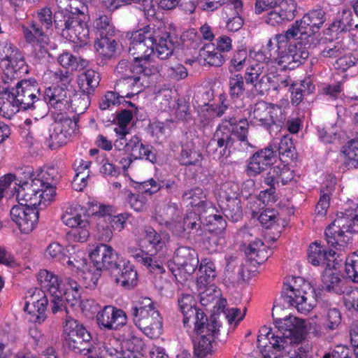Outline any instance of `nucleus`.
Masks as SVG:
<instances>
[{
	"mask_svg": "<svg viewBox=\"0 0 358 358\" xmlns=\"http://www.w3.org/2000/svg\"><path fill=\"white\" fill-rule=\"evenodd\" d=\"M155 254L144 252L142 250H136L132 254L135 259L144 266L151 273L157 274L163 273L164 272V266L156 257H153Z\"/></svg>",
	"mask_w": 358,
	"mask_h": 358,
	"instance_id": "obj_37",
	"label": "nucleus"
},
{
	"mask_svg": "<svg viewBox=\"0 0 358 358\" xmlns=\"http://www.w3.org/2000/svg\"><path fill=\"white\" fill-rule=\"evenodd\" d=\"M183 222L189 234H203V224L198 213L193 211L187 213Z\"/></svg>",
	"mask_w": 358,
	"mask_h": 358,
	"instance_id": "obj_58",
	"label": "nucleus"
},
{
	"mask_svg": "<svg viewBox=\"0 0 358 358\" xmlns=\"http://www.w3.org/2000/svg\"><path fill=\"white\" fill-rule=\"evenodd\" d=\"M145 240L148 242L149 245L154 249L155 253L161 251L166 247L168 238L165 234H160L157 233L152 227H148L145 229Z\"/></svg>",
	"mask_w": 358,
	"mask_h": 358,
	"instance_id": "obj_53",
	"label": "nucleus"
},
{
	"mask_svg": "<svg viewBox=\"0 0 358 358\" xmlns=\"http://www.w3.org/2000/svg\"><path fill=\"white\" fill-rule=\"evenodd\" d=\"M202 161V155L192 142L182 146L180 162L182 165H199Z\"/></svg>",
	"mask_w": 358,
	"mask_h": 358,
	"instance_id": "obj_42",
	"label": "nucleus"
},
{
	"mask_svg": "<svg viewBox=\"0 0 358 358\" xmlns=\"http://www.w3.org/2000/svg\"><path fill=\"white\" fill-rule=\"evenodd\" d=\"M344 282L341 275L332 269L325 268L322 275V289L336 294H344Z\"/></svg>",
	"mask_w": 358,
	"mask_h": 358,
	"instance_id": "obj_28",
	"label": "nucleus"
},
{
	"mask_svg": "<svg viewBox=\"0 0 358 358\" xmlns=\"http://www.w3.org/2000/svg\"><path fill=\"white\" fill-rule=\"evenodd\" d=\"M117 284L130 289L137 285V272L129 260L124 259L110 273Z\"/></svg>",
	"mask_w": 358,
	"mask_h": 358,
	"instance_id": "obj_22",
	"label": "nucleus"
},
{
	"mask_svg": "<svg viewBox=\"0 0 358 358\" xmlns=\"http://www.w3.org/2000/svg\"><path fill=\"white\" fill-rule=\"evenodd\" d=\"M62 220L66 226L73 228L71 234L75 241L83 243L87 240L90 224L83 208L77 204L67 208Z\"/></svg>",
	"mask_w": 358,
	"mask_h": 358,
	"instance_id": "obj_8",
	"label": "nucleus"
},
{
	"mask_svg": "<svg viewBox=\"0 0 358 358\" xmlns=\"http://www.w3.org/2000/svg\"><path fill=\"white\" fill-rule=\"evenodd\" d=\"M147 66L145 64L140 63L139 61L134 59L133 63L129 62L126 59H122L117 64L115 71L123 79L125 77L136 73H143L146 71Z\"/></svg>",
	"mask_w": 358,
	"mask_h": 358,
	"instance_id": "obj_48",
	"label": "nucleus"
},
{
	"mask_svg": "<svg viewBox=\"0 0 358 358\" xmlns=\"http://www.w3.org/2000/svg\"><path fill=\"white\" fill-rule=\"evenodd\" d=\"M93 27L96 31V36H113L115 28L111 18L105 14H100L94 20Z\"/></svg>",
	"mask_w": 358,
	"mask_h": 358,
	"instance_id": "obj_52",
	"label": "nucleus"
},
{
	"mask_svg": "<svg viewBox=\"0 0 358 358\" xmlns=\"http://www.w3.org/2000/svg\"><path fill=\"white\" fill-rule=\"evenodd\" d=\"M308 262L314 266H321L325 268L334 266V256L336 252L333 250L327 251L317 243L309 246Z\"/></svg>",
	"mask_w": 358,
	"mask_h": 358,
	"instance_id": "obj_24",
	"label": "nucleus"
},
{
	"mask_svg": "<svg viewBox=\"0 0 358 358\" xmlns=\"http://www.w3.org/2000/svg\"><path fill=\"white\" fill-rule=\"evenodd\" d=\"M45 256L48 259L62 263H64L67 257L66 249L57 242H52L48 245L45 250Z\"/></svg>",
	"mask_w": 358,
	"mask_h": 358,
	"instance_id": "obj_61",
	"label": "nucleus"
},
{
	"mask_svg": "<svg viewBox=\"0 0 358 358\" xmlns=\"http://www.w3.org/2000/svg\"><path fill=\"white\" fill-rule=\"evenodd\" d=\"M309 38H311L306 34V30L303 24H300V20L296 21L292 27L286 31L285 34H277L275 36V39L278 43H282L285 40L301 39L307 40V43H308Z\"/></svg>",
	"mask_w": 358,
	"mask_h": 358,
	"instance_id": "obj_43",
	"label": "nucleus"
},
{
	"mask_svg": "<svg viewBox=\"0 0 358 358\" xmlns=\"http://www.w3.org/2000/svg\"><path fill=\"white\" fill-rule=\"evenodd\" d=\"M162 188H164L168 193L174 194L178 191V185L172 179L156 180L150 178L141 182L138 185L139 191L150 195L157 193Z\"/></svg>",
	"mask_w": 358,
	"mask_h": 358,
	"instance_id": "obj_29",
	"label": "nucleus"
},
{
	"mask_svg": "<svg viewBox=\"0 0 358 358\" xmlns=\"http://www.w3.org/2000/svg\"><path fill=\"white\" fill-rule=\"evenodd\" d=\"M10 215L12 220L18 226L22 233L29 234L36 227L38 220V210L25 208L22 205L13 206Z\"/></svg>",
	"mask_w": 358,
	"mask_h": 358,
	"instance_id": "obj_18",
	"label": "nucleus"
},
{
	"mask_svg": "<svg viewBox=\"0 0 358 358\" xmlns=\"http://www.w3.org/2000/svg\"><path fill=\"white\" fill-rule=\"evenodd\" d=\"M178 302L184 317V324L187 325L192 320L194 324V330L201 332L203 324L208 322V318L203 311L196 308L193 296L189 294H182L178 297Z\"/></svg>",
	"mask_w": 358,
	"mask_h": 358,
	"instance_id": "obj_13",
	"label": "nucleus"
},
{
	"mask_svg": "<svg viewBox=\"0 0 358 358\" xmlns=\"http://www.w3.org/2000/svg\"><path fill=\"white\" fill-rule=\"evenodd\" d=\"M345 271L348 278L358 282V250L347 257Z\"/></svg>",
	"mask_w": 358,
	"mask_h": 358,
	"instance_id": "obj_62",
	"label": "nucleus"
},
{
	"mask_svg": "<svg viewBox=\"0 0 358 358\" xmlns=\"http://www.w3.org/2000/svg\"><path fill=\"white\" fill-rule=\"evenodd\" d=\"M306 289H311L310 285L298 278L294 285L284 284L282 292L285 301L303 314L308 313L315 306V301L308 297Z\"/></svg>",
	"mask_w": 358,
	"mask_h": 358,
	"instance_id": "obj_7",
	"label": "nucleus"
},
{
	"mask_svg": "<svg viewBox=\"0 0 358 358\" xmlns=\"http://www.w3.org/2000/svg\"><path fill=\"white\" fill-rule=\"evenodd\" d=\"M41 286L50 293V295L63 292L61 280L59 277L47 270H41L38 274Z\"/></svg>",
	"mask_w": 358,
	"mask_h": 358,
	"instance_id": "obj_39",
	"label": "nucleus"
},
{
	"mask_svg": "<svg viewBox=\"0 0 358 358\" xmlns=\"http://www.w3.org/2000/svg\"><path fill=\"white\" fill-rule=\"evenodd\" d=\"M325 21L326 13L322 8H317L304 15L300 20V24H303L309 37L313 38Z\"/></svg>",
	"mask_w": 358,
	"mask_h": 358,
	"instance_id": "obj_26",
	"label": "nucleus"
},
{
	"mask_svg": "<svg viewBox=\"0 0 358 358\" xmlns=\"http://www.w3.org/2000/svg\"><path fill=\"white\" fill-rule=\"evenodd\" d=\"M133 117V113L127 109L122 110L117 115V122L118 127L115 128V131L118 135H127L129 131L127 128Z\"/></svg>",
	"mask_w": 358,
	"mask_h": 358,
	"instance_id": "obj_63",
	"label": "nucleus"
},
{
	"mask_svg": "<svg viewBox=\"0 0 358 358\" xmlns=\"http://www.w3.org/2000/svg\"><path fill=\"white\" fill-rule=\"evenodd\" d=\"M280 308H274L272 317L275 327L282 335L272 334L271 345L276 352L289 354L292 345L297 343L302 338L305 331V320L291 314L280 317Z\"/></svg>",
	"mask_w": 358,
	"mask_h": 358,
	"instance_id": "obj_3",
	"label": "nucleus"
},
{
	"mask_svg": "<svg viewBox=\"0 0 358 358\" xmlns=\"http://www.w3.org/2000/svg\"><path fill=\"white\" fill-rule=\"evenodd\" d=\"M173 262L179 270L190 275L196 271L199 261L197 253L194 249L182 246L176 250Z\"/></svg>",
	"mask_w": 358,
	"mask_h": 358,
	"instance_id": "obj_21",
	"label": "nucleus"
},
{
	"mask_svg": "<svg viewBox=\"0 0 358 358\" xmlns=\"http://www.w3.org/2000/svg\"><path fill=\"white\" fill-rule=\"evenodd\" d=\"M68 94L67 87L64 86H52L48 87L45 91L43 105L46 106V103L50 104L58 112V115H62L59 118V121L62 120L63 113H65L69 108L70 100Z\"/></svg>",
	"mask_w": 358,
	"mask_h": 358,
	"instance_id": "obj_19",
	"label": "nucleus"
},
{
	"mask_svg": "<svg viewBox=\"0 0 358 358\" xmlns=\"http://www.w3.org/2000/svg\"><path fill=\"white\" fill-rule=\"evenodd\" d=\"M276 148L268 145L264 149L256 152L248 160L246 173L249 176H256L273 164L276 157Z\"/></svg>",
	"mask_w": 358,
	"mask_h": 358,
	"instance_id": "obj_17",
	"label": "nucleus"
},
{
	"mask_svg": "<svg viewBox=\"0 0 358 358\" xmlns=\"http://www.w3.org/2000/svg\"><path fill=\"white\" fill-rule=\"evenodd\" d=\"M263 64H255L246 69L244 73L245 83L251 85L257 94L263 96L270 90L276 87L274 82V73H266Z\"/></svg>",
	"mask_w": 358,
	"mask_h": 358,
	"instance_id": "obj_10",
	"label": "nucleus"
},
{
	"mask_svg": "<svg viewBox=\"0 0 358 358\" xmlns=\"http://www.w3.org/2000/svg\"><path fill=\"white\" fill-rule=\"evenodd\" d=\"M90 257L96 270L105 269L110 273L124 259L111 246L104 243L96 245L90 252Z\"/></svg>",
	"mask_w": 358,
	"mask_h": 358,
	"instance_id": "obj_12",
	"label": "nucleus"
},
{
	"mask_svg": "<svg viewBox=\"0 0 358 358\" xmlns=\"http://www.w3.org/2000/svg\"><path fill=\"white\" fill-rule=\"evenodd\" d=\"M212 48L210 44L205 45L200 50L199 56L210 66H221L225 61V57L216 49L210 50Z\"/></svg>",
	"mask_w": 358,
	"mask_h": 358,
	"instance_id": "obj_54",
	"label": "nucleus"
},
{
	"mask_svg": "<svg viewBox=\"0 0 358 358\" xmlns=\"http://www.w3.org/2000/svg\"><path fill=\"white\" fill-rule=\"evenodd\" d=\"M24 177H20L19 188L17 189L16 198L19 203L24 202L25 199H29V197H33L36 194H39V187L43 185L41 180H37V178H32V170L30 167H27L25 171L23 172Z\"/></svg>",
	"mask_w": 358,
	"mask_h": 358,
	"instance_id": "obj_23",
	"label": "nucleus"
},
{
	"mask_svg": "<svg viewBox=\"0 0 358 358\" xmlns=\"http://www.w3.org/2000/svg\"><path fill=\"white\" fill-rule=\"evenodd\" d=\"M217 195L218 204L229 202L231 200H241L239 186L231 181L223 183L218 189Z\"/></svg>",
	"mask_w": 358,
	"mask_h": 358,
	"instance_id": "obj_45",
	"label": "nucleus"
},
{
	"mask_svg": "<svg viewBox=\"0 0 358 358\" xmlns=\"http://www.w3.org/2000/svg\"><path fill=\"white\" fill-rule=\"evenodd\" d=\"M184 201L189 202L192 206L206 208V211H215L211 202L205 200L206 194L200 187H195L185 191L182 194Z\"/></svg>",
	"mask_w": 358,
	"mask_h": 358,
	"instance_id": "obj_33",
	"label": "nucleus"
},
{
	"mask_svg": "<svg viewBox=\"0 0 358 358\" xmlns=\"http://www.w3.org/2000/svg\"><path fill=\"white\" fill-rule=\"evenodd\" d=\"M58 62L62 67L71 71L83 69L89 64L88 60L76 57L69 52L61 54L58 57Z\"/></svg>",
	"mask_w": 358,
	"mask_h": 358,
	"instance_id": "obj_49",
	"label": "nucleus"
},
{
	"mask_svg": "<svg viewBox=\"0 0 358 358\" xmlns=\"http://www.w3.org/2000/svg\"><path fill=\"white\" fill-rule=\"evenodd\" d=\"M54 27L57 33L70 41H78L87 43L90 30L80 16L70 11L67 8H59L54 13Z\"/></svg>",
	"mask_w": 358,
	"mask_h": 358,
	"instance_id": "obj_5",
	"label": "nucleus"
},
{
	"mask_svg": "<svg viewBox=\"0 0 358 358\" xmlns=\"http://www.w3.org/2000/svg\"><path fill=\"white\" fill-rule=\"evenodd\" d=\"M68 141V134L64 129L62 122H56L49 131V137L45 140V145L51 150H56L63 145L66 144Z\"/></svg>",
	"mask_w": 358,
	"mask_h": 358,
	"instance_id": "obj_36",
	"label": "nucleus"
},
{
	"mask_svg": "<svg viewBox=\"0 0 358 358\" xmlns=\"http://www.w3.org/2000/svg\"><path fill=\"white\" fill-rule=\"evenodd\" d=\"M124 352L118 342L112 338L97 343L91 354L96 358H122Z\"/></svg>",
	"mask_w": 358,
	"mask_h": 358,
	"instance_id": "obj_27",
	"label": "nucleus"
},
{
	"mask_svg": "<svg viewBox=\"0 0 358 358\" xmlns=\"http://www.w3.org/2000/svg\"><path fill=\"white\" fill-rule=\"evenodd\" d=\"M220 325L215 320L203 324L201 332L194 330L199 337L193 339L194 358H205L213 351V342L219 332Z\"/></svg>",
	"mask_w": 358,
	"mask_h": 358,
	"instance_id": "obj_11",
	"label": "nucleus"
},
{
	"mask_svg": "<svg viewBox=\"0 0 358 358\" xmlns=\"http://www.w3.org/2000/svg\"><path fill=\"white\" fill-rule=\"evenodd\" d=\"M66 286L65 290L63 289V293L66 296V300L70 304V306L73 307L78 302L80 286L76 280L71 278L66 280Z\"/></svg>",
	"mask_w": 358,
	"mask_h": 358,
	"instance_id": "obj_60",
	"label": "nucleus"
},
{
	"mask_svg": "<svg viewBox=\"0 0 358 358\" xmlns=\"http://www.w3.org/2000/svg\"><path fill=\"white\" fill-rule=\"evenodd\" d=\"M22 33L26 42L34 46L35 56L39 59L45 57L48 50L44 45L47 44L48 38L42 28L36 24H32L30 28L23 26Z\"/></svg>",
	"mask_w": 358,
	"mask_h": 358,
	"instance_id": "obj_20",
	"label": "nucleus"
},
{
	"mask_svg": "<svg viewBox=\"0 0 358 358\" xmlns=\"http://www.w3.org/2000/svg\"><path fill=\"white\" fill-rule=\"evenodd\" d=\"M17 103L22 110L35 108L36 105L44 104L39 99L40 88L36 80H22L12 88Z\"/></svg>",
	"mask_w": 358,
	"mask_h": 358,
	"instance_id": "obj_9",
	"label": "nucleus"
},
{
	"mask_svg": "<svg viewBox=\"0 0 358 358\" xmlns=\"http://www.w3.org/2000/svg\"><path fill=\"white\" fill-rule=\"evenodd\" d=\"M99 327L104 330H118L127 322L125 312L113 306H105L96 315Z\"/></svg>",
	"mask_w": 358,
	"mask_h": 358,
	"instance_id": "obj_16",
	"label": "nucleus"
},
{
	"mask_svg": "<svg viewBox=\"0 0 358 358\" xmlns=\"http://www.w3.org/2000/svg\"><path fill=\"white\" fill-rule=\"evenodd\" d=\"M358 232V201H350L343 212L336 215L325 229L324 235L330 246L341 250L350 241V235Z\"/></svg>",
	"mask_w": 358,
	"mask_h": 358,
	"instance_id": "obj_4",
	"label": "nucleus"
},
{
	"mask_svg": "<svg viewBox=\"0 0 358 358\" xmlns=\"http://www.w3.org/2000/svg\"><path fill=\"white\" fill-rule=\"evenodd\" d=\"M287 119V109L281 106L271 103L266 130L271 134L275 129L278 131L285 125Z\"/></svg>",
	"mask_w": 358,
	"mask_h": 358,
	"instance_id": "obj_34",
	"label": "nucleus"
},
{
	"mask_svg": "<svg viewBox=\"0 0 358 358\" xmlns=\"http://www.w3.org/2000/svg\"><path fill=\"white\" fill-rule=\"evenodd\" d=\"M244 76L240 73L231 76L229 78V94L231 99H241L245 90Z\"/></svg>",
	"mask_w": 358,
	"mask_h": 358,
	"instance_id": "obj_57",
	"label": "nucleus"
},
{
	"mask_svg": "<svg viewBox=\"0 0 358 358\" xmlns=\"http://www.w3.org/2000/svg\"><path fill=\"white\" fill-rule=\"evenodd\" d=\"M148 73L145 71L143 73H136L125 77L122 79L124 85H126L132 91L131 93H127L126 97H131L134 94H138L148 86Z\"/></svg>",
	"mask_w": 358,
	"mask_h": 358,
	"instance_id": "obj_38",
	"label": "nucleus"
},
{
	"mask_svg": "<svg viewBox=\"0 0 358 358\" xmlns=\"http://www.w3.org/2000/svg\"><path fill=\"white\" fill-rule=\"evenodd\" d=\"M130 315L136 326L153 323V321H162L159 312L148 297L143 298L133 306L130 309Z\"/></svg>",
	"mask_w": 358,
	"mask_h": 358,
	"instance_id": "obj_15",
	"label": "nucleus"
},
{
	"mask_svg": "<svg viewBox=\"0 0 358 358\" xmlns=\"http://www.w3.org/2000/svg\"><path fill=\"white\" fill-rule=\"evenodd\" d=\"M50 310L52 314L58 315L63 320V325L66 324L67 319L73 318L69 313L67 304H70L66 300V296L63 292L58 294L50 295Z\"/></svg>",
	"mask_w": 358,
	"mask_h": 358,
	"instance_id": "obj_40",
	"label": "nucleus"
},
{
	"mask_svg": "<svg viewBox=\"0 0 358 358\" xmlns=\"http://www.w3.org/2000/svg\"><path fill=\"white\" fill-rule=\"evenodd\" d=\"M63 334L69 348L76 353L91 355L95 345L92 336L83 324L74 318H68L63 325Z\"/></svg>",
	"mask_w": 358,
	"mask_h": 358,
	"instance_id": "obj_6",
	"label": "nucleus"
},
{
	"mask_svg": "<svg viewBox=\"0 0 358 358\" xmlns=\"http://www.w3.org/2000/svg\"><path fill=\"white\" fill-rule=\"evenodd\" d=\"M343 52L342 44L337 41H329L321 50L320 56L324 58H338Z\"/></svg>",
	"mask_w": 358,
	"mask_h": 358,
	"instance_id": "obj_64",
	"label": "nucleus"
},
{
	"mask_svg": "<svg viewBox=\"0 0 358 358\" xmlns=\"http://www.w3.org/2000/svg\"><path fill=\"white\" fill-rule=\"evenodd\" d=\"M100 81L99 73L88 69L82 73L78 77V85L80 90L86 94H92Z\"/></svg>",
	"mask_w": 358,
	"mask_h": 358,
	"instance_id": "obj_41",
	"label": "nucleus"
},
{
	"mask_svg": "<svg viewBox=\"0 0 358 358\" xmlns=\"http://www.w3.org/2000/svg\"><path fill=\"white\" fill-rule=\"evenodd\" d=\"M245 255L249 260L257 264H262L268 257V252L266 250L263 242L259 239L252 241L245 250Z\"/></svg>",
	"mask_w": 358,
	"mask_h": 358,
	"instance_id": "obj_47",
	"label": "nucleus"
},
{
	"mask_svg": "<svg viewBox=\"0 0 358 358\" xmlns=\"http://www.w3.org/2000/svg\"><path fill=\"white\" fill-rule=\"evenodd\" d=\"M322 308L324 328L329 331L338 329L341 322V314L338 309L336 308H329L328 304L325 303L322 306Z\"/></svg>",
	"mask_w": 358,
	"mask_h": 358,
	"instance_id": "obj_50",
	"label": "nucleus"
},
{
	"mask_svg": "<svg viewBox=\"0 0 358 358\" xmlns=\"http://www.w3.org/2000/svg\"><path fill=\"white\" fill-rule=\"evenodd\" d=\"M271 103L261 101L256 103L250 113L251 118L266 129L268 124V115Z\"/></svg>",
	"mask_w": 358,
	"mask_h": 358,
	"instance_id": "obj_46",
	"label": "nucleus"
},
{
	"mask_svg": "<svg viewBox=\"0 0 358 358\" xmlns=\"http://www.w3.org/2000/svg\"><path fill=\"white\" fill-rule=\"evenodd\" d=\"M345 160V166L348 169L358 168V139L348 141L341 150Z\"/></svg>",
	"mask_w": 358,
	"mask_h": 358,
	"instance_id": "obj_44",
	"label": "nucleus"
},
{
	"mask_svg": "<svg viewBox=\"0 0 358 358\" xmlns=\"http://www.w3.org/2000/svg\"><path fill=\"white\" fill-rule=\"evenodd\" d=\"M158 71L175 80L185 79L188 76L187 69L181 64L170 65L166 62L160 66Z\"/></svg>",
	"mask_w": 358,
	"mask_h": 358,
	"instance_id": "obj_56",
	"label": "nucleus"
},
{
	"mask_svg": "<svg viewBox=\"0 0 358 358\" xmlns=\"http://www.w3.org/2000/svg\"><path fill=\"white\" fill-rule=\"evenodd\" d=\"M225 273L233 282L243 280V268L240 259L236 256H229L226 258Z\"/></svg>",
	"mask_w": 358,
	"mask_h": 358,
	"instance_id": "obj_51",
	"label": "nucleus"
},
{
	"mask_svg": "<svg viewBox=\"0 0 358 358\" xmlns=\"http://www.w3.org/2000/svg\"><path fill=\"white\" fill-rule=\"evenodd\" d=\"M219 206L222 210L225 217L233 222H238L243 217L241 200H231L229 202L219 204Z\"/></svg>",
	"mask_w": 358,
	"mask_h": 358,
	"instance_id": "obj_55",
	"label": "nucleus"
},
{
	"mask_svg": "<svg viewBox=\"0 0 358 358\" xmlns=\"http://www.w3.org/2000/svg\"><path fill=\"white\" fill-rule=\"evenodd\" d=\"M294 178V172L287 166H276L270 169L269 171L264 178V182L267 185H287Z\"/></svg>",
	"mask_w": 358,
	"mask_h": 358,
	"instance_id": "obj_30",
	"label": "nucleus"
},
{
	"mask_svg": "<svg viewBox=\"0 0 358 358\" xmlns=\"http://www.w3.org/2000/svg\"><path fill=\"white\" fill-rule=\"evenodd\" d=\"M127 152L135 159H145L146 160L155 163L157 161L156 155L153 152V148L148 145H144L137 136H133L125 145Z\"/></svg>",
	"mask_w": 358,
	"mask_h": 358,
	"instance_id": "obj_25",
	"label": "nucleus"
},
{
	"mask_svg": "<svg viewBox=\"0 0 358 358\" xmlns=\"http://www.w3.org/2000/svg\"><path fill=\"white\" fill-rule=\"evenodd\" d=\"M113 36H105L96 37L94 42V48L99 57L103 59H110L116 52L117 48V41Z\"/></svg>",
	"mask_w": 358,
	"mask_h": 358,
	"instance_id": "obj_35",
	"label": "nucleus"
},
{
	"mask_svg": "<svg viewBox=\"0 0 358 358\" xmlns=\"http://www.w3.org/2000/svg\"><path fill=\"white\" fill-rule=\"evenodd\" d=\"M7 62H8V66L10 69L7 68V73H5L2 76L3 81L5 83H9V80H13L12 77H14V74L28 72L24 56L18 49L13 53Z\"/></svg>",
	"mask_w": 358,
	"mask_h": 358,
	"instance_id": "obj_31",
	"label": "nucleus"
},
{
	"mask_svg": "<svg viewBox=\"0 0 358 358\" xmlns=\"http://www.w3.org/2000/svg\"><path fill=\"white\" fill-rule=\"evenodd\" d=\"M248 52L245 49L237 50L233 55L229 66V71L231 73L239 72L247 65Z\"/></svg>",
	"mask_w": 358,
	"mask_h": 358,
	"instance_id": "obj_59",
	"label": "nucleus"
},
{
	"mask_svg": "<svg viewBox=\"0 0 358 358\" xmlns=\"http://www.w3.org/2000/svg\"><path fill=\"white\" fill-rule=\"evenodd\" d=\"M25 299L24 310L36 317V322H43L47 317L46 311L49 301L45 292L36 287L31 288L26 294Z\"/></svg>",
	"mask_w": 358,
	"mask_h": 358,
	"instance_id": "obj_14",
	"label": "nucleus"
},
{
	"mask_svg": "<svg viewBox=\"0 0 358 358\" xmlns=\"http://www.w3.org/2000/svg\"><path fill=\"white\" fill-rule=\"evenodd\" d=\"M170 29L163 22H158L135 31L131 37L129 54L140 63L144 62L145 64L153 60L155 56L161 60L169 59L174 50Z\"/></svg>",
	"mask_w": 358,
	"mask_h": 358,
	"instance_id": "obj_2",
	"label": "nucleus"
},
{
	"mask_svg": "<svg viewBox=\"0 0 358 358\" xmlns=\"http://www.w3.org/2000/svg\"><path fill=\"white\" fill-rule=\"evenodd\" d=\"M217 276L215 266L208 259H201L198 271L196 285L200 289L210 285Z\"/></svg>",
	"mask_w": 358,
	"mask_h": 358,
	"instance_id": "obj_32",
	"label": "nucleus"
},
{
	"mask_svg": "<svg viewBox=\"0 0 358 358\" xmlns=\"http://www.w3.org/2000/svg\"><path fill=\"white\" fill-rule=\"evenodd\" d=\"M233 110L234 108L230 106L227 95L222 93L219 96L218 104H208L206 108L201 111V117L208 116L204 124H208L214 117H221L224 114L227 115L218 125L207 146L208 152L210 153L211 147L217 145L214 158L227 159L231 155V148H235L237 141L248 145V122L246 120L238 119L236 114L232 113Z\"/></svg>",
	"mask_w": 358,
	"mask_h": 358,
	"instance_id": "obj_1",
	"label": "nucleus"
}]
</instances>
